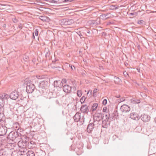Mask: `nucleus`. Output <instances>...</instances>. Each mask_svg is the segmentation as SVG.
<instances>
[{
	"label": "nucleus",
	"mask_w": 156,
	"mask_h": 156,
	"mask_svg": "<svg viewBox=\"0 0 156 156\" xmlns=\"http://www.w3.org/2000/svg\"><path fill=\"white\" fill-rule=\"evenodd\" d=\"M21 134L16 131L11 132L9 134L8 138L10 140L16 143L21 139Z\"/></svg>",
	"instance_id": "nucleus-1"
},
{
	"label": "nucleus",
	"mask_w": 156,
	"mask_h": 156,
	"mask_svg": "<svg viewBox=\"0 0 156 156\" xmlns=\"http://www.w3.org/2000/svg\"><path fill=\"white\" fill-rule=\"evenodd\" d=\"M81 114L80 112H76L73 116V118L75 122H80L82 124H83L84 122V115H83L81 116Z\"/></svg>",
	"instance_id": "nucleus-2"
},
{
	"label": "nucleus",
	"mask_w": 156,
	"mask_h": 156,
	"mask_svg": "<svg viewBox=\"0 0 156 156\" xmlns=\"http://www.w3.org/2000/svg\"><path fill=\"white\" fill-rule=\"evenodd\" d=\"M104 117L103 114L101 112L97 111L93 115V119L94 123H97V122H98L103 119Z\"/></svg>",
	"instance_id": "nucleus-3"
},
{
	"label": "nucleus",
	"mask_w": 156,
	"mask_h": 156,
	"mask_svg": "<svg viewBox=\"0 0 156 156\" xmlns=\"http://www.w3.org/2000/svg\"><path fill=\"white\" fill-rule=\"evenodd\" d=\"M31 82V81H29L27 83L26 91L29 94L32 93L35 88V86Z\"/></svg>",
	"instance_id": "nucleus-4"
},
{
	"label": "nucleus",
	"mask_w": 156,
	"mask_h": 156,
	"mask_svg": "<svg viewBox=\"0 0 156 156\" xmlns=\"http://www.w3.org/2000/svg\"><path fill=\"white\" fill-rule=\"evenodd\" d=\"M60 23L62 25H70L74 23V21L73 19H65L60 20Z\"/></svg>",
	"instance_id": "nucleus-5"
},
{
	"label": "nucleus",
	"mask_w": 156,
	"mask_h": 156,
	"mask_svg": "<svg viewBox=\"0 0 156 156\" xmlns=\"http://www.w3.org/2000/svg\"><path fill=\"white\" fill-rule=\"evenodd\" d=\"M19 92L17 91H12L10 93L9 97L11 99L16 100L19 98Z\"/></svg>",
	"instance_id": "nucleus-6"
},
{
	"label": "nucleus",
	"mask_w": 156,
	"mask_h": 156,
	"mask_svg": "<svg viewBox=\"0 0 156 156\" xmlns=\"http://www.w3.org/2000/svg\"><path fill=\"white\" fill-rule=\"evenodd\" d=\"M48 83L46 81H41L39 85V87L42 89L45 90L48 88Z\"/></svg>",
	"instance_id": "nucleus-7"
},
{
	"label": "nucleus",
	"mask_w": 156,
	"mask_h": 156,
	"mask_svg": "<svg viewBox=\"0 0 156 156\" xmlns=\"http://www.w3.org/2000/svg\"><path fill=\"white\" fill-rule=\"evenodd\" d=\"M18 145L19 147L27 148L26 146L27 144V141L26 140H22L18 141Z\"/></svg>",
	"instance_id": "nucleus-8"
},
{
	"label": "nucleus",
	"mask_w": 156,
	"mask_h": 156,
	"mask_svg": "<svg viewBox=\"0 0 156 156\" xmlns=\"http://www.w3.org/2000/svg\"><path fill=\"white\" fill-rule=\"evenodd\" d=\"M141 119L143 122H147L150 120L151 117L148 115L144 114L141 115Z\"/></svg>",
	"instance_id": "nucleus-9"
},
{
	"label": "nucleus",
	"mask_w": 156,
	"mask_h": 156,
	"mask_svg": "<svg viewBox=\"0 0 156 156\" xmlns=\"http://www.w3.org/2000/svg\"><path fill=\"white\" fill-rule=\"evenodd\" d=\"M7 131V128L3 126L0 125V136H2L5 134Z\"/></svg>",
	"instance_id": "nucleus-10"
},
{
	"label": "nucleus",
	"mask_w": 156,
	"mask_h": 156,
	"mask_svg": "<svg viewBox=\"0 0 156 156\" xmlns=\"http://www.w3.org/2000/svg\"><path fill=\"white\" fill-rule=\"evenodd\" d=\"M96 123H91L88 124L87 128V131L89 133H90L94 128V125Z\"/></svg>",
	"instance_id": "nucleus-11"
},
{
	"label": "nucleus",
	"mask_w": 156,
	"mask_h": 156,
	"mask_svg": "<svg viewBox=\"0 0 156 156\" xmlns=\"http://www.w3.org/2000/svg\"><path fill=\"white\" fill-rule=\"evenodd\" d=\"M63 90L66 93H70L72 90V87L69 85H65L63 86Z\"/></svg>",
	"instance_id": "nucleus-12"
},
{
	"label": "nucleus",
	"mask_w": 156,
	"mask_h": 156,
	"mask_svg": "<svg viewBox=\"0 0 156 156\" xmlns=\"http://www.w3.org/2000/svg\"><path fill=\"white\" fill-rule=\"evenodd\" d=\"M9 150L7 148L5 147L0 149V156H5L7 154V151Z\"/></svg>",
	"instance_id": "nucleus-13"
},
{
	"label": "nucleus",
	"mask_w": 156,
	"mask_h": 156,
	"mask_svg": "<svg viewBox=\"0 0 156 156\" xmlns=\"http://www.w3.org/2000/svg\"><path fill=\"white\" fill-rule=\"evenodd\" d=\"M120 110L122 112V115L124 116L126 115V113L127 112V105H123L120 108Z\"/></svg>",
	"instance_id": "nucleus-14"
},
{
	"label": "nucleus",
	"mask_w": 156,
	"mask_h": 156,
	"mask_svg": "<svg viewBox=\"0 0 156 156\" xmlns=\"http://www.w3.org/2000/svg\"><path fill=\"white\" fill-rule=\"evenodd\" d=\"M35 143L33 141H31L30 142L27 141V144L26 146L27 148L29 149L33 148L35 147Z\"/></svg>",
	"instance_id": "nucleus-15"
},
{
	"label": "nucleus",
	"mask_w": 156,
	"mask_h": 156,
	"mask_svg": "<svg viewBox=\"0 0 156 156\" xmlns=\"http://www.w3.org/2000/svg\"><path fill=\"white\" fill-rule=\"evenodd\" d=\"M107 119H105L102 121V127L107 128L108 126L110 125V122H108Z\"/></svg>",
	"instance_id": "nucleus-16"
},
{
	"label": "nucleus",
	"mask_w": 156,
	"mask_h": 156,
	"mask_svg": "<svg viewBox=\"0 0 156 156\" xmlns=\"http://www.w3.org/2000/svg\"><path fill=\"white\" fill-rule=\"evenodd\" d=\"M80 111L82 112L87 113L89 112V109L87 105H82L80 108Z\"/></svg>",
	"instance_id": "nucleus-17"
},
{
	"label": "nucleus",
	"mask_w": 156,
	"mask_h": 156,
	"mask_svg": "<svg viewBox=\"0 0 156 156\" xmlns=\"http://www.w3.org/2000/svg\"><path fill=\"white\" fill-rule=\"evenodd\" d=\"M130 117L133 120H138L139 119V117L138 114L136 113H132L130 114Z\"/></svg>",
	"instance_id": "nucleus-18"
},
{
	"label": "nucleus",
	"mask_w": 156,
	"mask_h": 156,
	"mask_svg": "<svg viewBox=\"0 0 156 156\" xmlns=\"http://www.w3.org/2000/svg\"><path fill=\"white\" fill-rule=\"evenodd\" d=\"M98 19L97 20H91L89 21L88 23L90 24L94 25L95 26L98 25L100 24V19Z\"/></svg>",
	"instance_id": "nucleus-19"
},
{
	"label": "nucleus",
	"mask_w": 156,
	"mask_h": 156,
	"mask_svg": "<svg viewBox=\"0 0 156 156\" xmlns=\"http://www.w3.org/2000/svg\"><path fill=\"white\" fill-rule=\"evenodd\" d=\"M50 0L51 1V3H68L71 2H70V0H64L62 2H59L58 1H57L54 0Z\"/></svg>",
	"instance_id": "nucleus-20"
},
{
	"label": "nucleus",
	"mask_w": 156,
	"mask_h": 156,
	"mask_svg": "<svg viewBox=\"0 0 156 156\" xmlns=\"http://www.w3.org/2000/svg\"><path fill=\"white\" fill-rule=\"evenodd\" d=\"M5 119V116L4 114L2 113H0V123H3Z\"/></svg>",
	"instance_id": "nucleus-21"
},
{
	"label": "nucleus",
	"mask_w": 156,
	"mask_h": 156,
	"mask_svg": "<svg viewBox=\"0 0 156 156\" xmlns=\"http://www.w3.org/2000/svg\"><path fill=\"white\" fill-rule=\"evenodd\" d=\"M39 18L41 20L43 21L44 22L48 21V18L46 16H40Z\"/></svg>",
	"instance_id": "nucleus-22"
},
{
	"label": "nucleus",
	"mask_w": 156,
	"mask_h": 156,
	"mask_svg": "<svg viewBox=\"0 0 156 156\" xmlns=\"http://www.w3.org/2000/svg\"><path fill=\"white\" fill-rule=\"evenodd\" d=\"M9 95L5 93H3L0 94V97L1 98H2L4 100L5 99H6L9 98Z\"/></svg>",
	"instance_id": "nucleus-23"
},
{
	"label": "nucleus",
	"mask_w": 156,
	"mask_h": 156,
	"mask_svg": "<svg viewBox=\"0 0 156 156\" xmlns=\"http://www.w3.org/2000/svg\"><path fill=\"white\" fill-rule=\"evenodd\" d=\"M114 81L115 83L117 84H119L121 82V80L118 77L115 76L114 78Z\"/></svg>",
	"instance_id": "nucleus-24"
},
{
	"label": "nucleus",
	"mask_w": 156,
	"mask_h": 156,
	"mask_svg": "<svg viewBox=\"0 0 156 156\" xmlns=\"http://www.w3.org/2000/svg\"><path fill=\"white\" fill-rule=\"evenodd\" d=\"M4 100L0 97V108L3 109V107L4 105Z\"/></svg>",
	"instance_id": "nucleus-25"
},
{
	"label": "nucleus",
	"mask_w": 156,
	"mask_h": 156,
	"mask_svg": "<svg viewBox=\"0 0 156 156\" xmlns=\"http://www.w3.org/2000/svg\"><path fill=\"white\" fill-rule=\"evenodd\" d=\"M98 106V104L96 103H94L93 104L91 108V111L94 112L96 110Z\"/></svg>",
	"instance_id": "nucleus-26"
},
{
	"label": "nucleus",
	"mask_w": 156,
	"mask_h": 156,
	"mask_svg": "<svg viewBox=\"0 0 156 156\" xmlns=\"http://www.w3.org/2000/svg\"><path fill=\"white\" fill-rule=\"evenodd\" d=\"M27 156H34L35 154L33 151H29L26 153Z\"/></svg>",
	"instance_id": "nucleus-27"
},
{
	"label": "nucleus",
	"mask_w": 156,
	"mask_h": 156,
	"mask_svg": "<svg viewBox=\"0 0 156 156\" xmlns=\"http://www.w3.org/2000/svg\"><path fill=\"white\" fill-rule=\"evenodd\" d=\"M112 115H110L109 114H108V115L107 114L106 115H105V117H106V119H107V120H108V119L110 118H112V119L114 120L115 117L113 115L112 116Z\"/></svg>",
	"instance_id": "nucleus-28"
},
{
	"label": "nucleus",
	"mask_w": 156,
	"mask_h": 156,
	"mask_svg": "<svg viewBox=\"0 0 156 156\" xmlns=\"http://www.w3.org/2000/svg\"><path fill=\"white\" fill-rule=\"evenodd\" d=\"M20 148V151L21 153V154H25L26 153V152L27 151L26 148Z\"/></svg>",
	"instance_id": "nucleus-29"
},
{
	"label": "nucleus",
	"mask_w": 156,
	"mask_h": 156,
	"mask_svg": "<svg viewBox=\"0 0 156 156\" xmlns=\"http://www.w3.org/2000/svg\"><path fill=\"white\" fill-rule=\"evenodd\" d=\"M110 13H107L106 14H102L101 15V16H102L103 17V18L105 19H107L110 17L108 15H110Z\"/></svg>",
	"instance_id": "nucleus-30"
},
{
	"label": "nucleus",
	"mask_w": 156,
	"mask_h": 156,
	"mask_svg": "<svg viewBox=\"0 0 156 156\" xmlns=\"http://www.w3.org/2000/svg\"><path fill=\"white\" fill-rule=\"evenodd\" d=\"M23 59L25 62H28L29 60V57L26 55H24L23 56Z\"/></svg>",
	"instance_id": "nucleus-31"
},
{
	"label": "nucleus",
	"mask_w": 156,
	"mask_h": 156,
	"mask_svg": "<svg viewBox=\"0 0 156 156\" xmlns=\"http://www.w3.org/2000/svg\"><path fill=\"white\" fill-rule=\"evenodd\" d=\"M131 101L133 103H140V100H135L134 99H131Z\"/></svg>",
	"instance_id": "nucleus-32"
},
{
	"label": "nucleus",
	"mask_w": 156,
	"mask_h": 156,
	"mask_svg": "<svg viewBox=\"0 0 156 156\" xmlns=\"http://www.w3.org/2000/svg\"><path fill=\"white\" fill-rule=\"evenodd\" d=\"M58 82H60V81L55 80L54 81V85L55 87H57L59 86L58 84Z\"/></svg>",
	"instance_id": "nucleus-33"
},
{
	"label": "nucleus",
	"mask_w": 156,
	"mask_h": 156,
	"mask_svg": "<svg viewBox=\"0 0 156 156\" xmlns=\"http://www.w3.org/2000/svg\"><path fill=\"white\" fill-rule=\"evenodd\" d=\"M77 94L79 97H80L82 94V92L81 90H78L77 91Z\"/></svg>",
	"instance_id": "nucleus-34"
},
{
	"label": "nucleus",
	"mask_w": 156,
	"mask_h": 156,
	"mask_svg": "<svg viewBox=\"0 0 156 156\" xmlns=\"http://www.w3.org/2000/svg\"><path fill=\"white\" fill-rule=\"evenodd\" d=\"M13 127H15L16 129H19V124L18 122H16L13 124Z\"/></svg>",
	"instance_id": "nucleus-35"
},
{
	"label": "nucleus",
	"mask_w": 156,
	"mask_h": 156,
	"mask_svg": "<svg viewBox=\"0 0 156 156\" xmlns=\"http://www.w3.org/2000/svg\"><path fill=\"white\" fill-rule=\"evenodd\" d=\"M50 55V52L49 51H48L46 53L45 57L47 58H49V56Z\"/></svg>",
	"instance_id": "nucleus-36"
},
{
	"label": "nucleus",
	"mask_w": 156,
	"mask_h": 156,
	"mask_svg": "<svg viewBox=\"0 0 156 156\" xmlns=\"http://www.w3.org/2000/svg\"><path fill=\"white\" fill-rule=\"evenodd\" d=\"M119 7L116 5H112L111 6V9H116Z\"/></svg>",
	"instance_id": "nucleus-37"
},
{
	"label": "nucleus",
	"mask_w": 156,
	"mask_h": 156,
	"mask_svg": "<svg viewBox=\"0 0 156 156\" xmlns=\"http://www.w3.org/2000/svg\"><path fill=\"white\" fill-rule=\"evenodd\" d=\"M86 99V98L84 96L82 97L80 99V101L81 104L83 103Z\"/></svg>",
	"instance_id": "nucleus-38"
},
{
	"label": "nucleus",
	"mask_w": 156,
	"mask_h": 156,
	"mask_svg": "<svg viewBox=\"0 0 156 156\" xmlns=\"http://www.w3.org/2000/svg\"><path fill=\"white\" fill-rule=\"evenodd\" d=\"M133 15H136V13H135V12H132V13H129V14H128V15H129V16L130 18H133V17H131V16H133Z\"/></svg>",
	"instance_id": "nucleus-39"
},
{
	"label": "nucleus",
	"mask_w": 156,
	"mask_h": 156,
	"mask_svg": "<svg viewBox=\"0 0 156 156\" xmlns=\"http://www.w3.org/2000/svg\"><path fill=\"white\" fill-rule=\"evenodd\" d=\"M69 67L71 68V69H72V70H75V67H74V66L72 65H70V64H69Z\"/></svg>",
	"instance_id": "nucleus-40"
},
{
	"label": "nucleus",
	"mask_w": 156,
	"mask_h": 156,
	"mask_svg": "<svg viewBox=\"0 0 156 156\" xmlns=\"http://www.w3.org/2000/svg\"><path fill=\"white\" fill-rule=\"evenodd\" d=\"M144 22V21L142 20H139L138 21L137 23L140 25H143Z\"/></svg>",
	"instance_id": "nucleus-41"
},
{
	"label": "nucleus",
	"mask_w": 156,
	"mask_h": 156,
	"mask_svg": "<svg viewBox=\"0 0 156 156\" xmlns=\"http://www.w3.org/2000/svg\"><path fill=\"white\" fill-rule=\"evenodd\" d=\"M34 33L36 36H37L38 34V30L36 29L34 30Z\"/></svg>",
	"instance_id": "nucleus-42"
},
{
	"label": "nucleus",
	"mask_w": 156,
	"mask_h": 156,
	"mask_svg": "<svg viewBox=\"0 0 156 156\" xmlns=\"http://www.w3.org/2000/svg\"><path fill=\"white\" fill-rule=\"evenodd\" d=\"M12 20L13 22L14 23H16L18 22V20L16 19L15 18H12Z\"/></svg>",
	"instance_id": "nucleus-43"
},
{
	"label": "nucleus",
	"mask_w": 156,
	"mask_h": 156,
	"mask_svg": "<svg viewBox=\"0 0 156 156\" xmlns=\"http://www.w3.org/2000/svg\"><path fill=\"white\" fill-rule=\"evenodd\" d=\"M102 103L104 105H106L107 103V100L106 99H104Z\"/></svg>",
	"instance_id": "nucleus-44"
},
{
	"label": "nucleus",
	"mask_w": 156,
	"mask_h": 156,
	"mask_svg": "<svg viewBox=\"0 0 156 156\" xmlns=\"http://www.w3.org/2000/svg\"><path fill=\"white\" fill-rule=\"evenodd\" d=\"M54 69H58V70H60V69H60L61 68V67L59 66H54L53 67H52Z\"/></svg>",
	"instance_id": "nucleus-45"
},
{
	"label": "nucleus",
	"mask_w": 156,
	"mask_h": 156,
	"mask_svg": "<svg viewBox=\"0 0 156 156\" xmlns=\"http://www.w3.org/2000/svg\"><path fill=\"white\" fill-rule=\"evenodd\" d=\"M107 107H104L103 109V112H105L107 110Z\"/></svg>",
	"instance_id": "nucleus-46"
},
{
	"label": "nucleus",
	"mask_w": 156,
	"mask_h": 156,
	"mask_svg": "<svg viewBox=\"0 0 156 156\" xmlns=\"http://www.w3.org/2000/svg\"><path fill=\"white\" fill-rule=\"evenodd\" d=\"M62 82L64 83H66V79H62V81H61V83H62Z\"/></svg>",
	"instance_id": "nucleus-47"
},
{
	"label": "nucleus",
	"mask_w": 156,
	"mask_h": 156,
	"mask_svg": "<svg viewBox=\"0 0 156 156\" xmlns=\"http://www.w3.org/2000/svg\"><path fill=\"white\" fill-rule=\"evenodd\" d=\"M36 77L38 79H41L42 78V77L39 75H37Z\"/></svg>",
	"instance_id": "nucleus-48"
},
{
	"label": "nucleus",
	"mask_w": 156,
	"mask_h": 156,
	"mask_svg": "<svg viewBox=\"0 0 156 156\" xmlns=\"http://www.w3.org/2000/svg\"><path fill=\"white\" fill-rule=\"evenodd\" d=\"M123 73L125 76L126 77L127 76V72H126V71H125L124 72H123Z\"/></svg>",
	"instance_id": "nucleus-49"
},
{
	"label": "nucleus",
	"mask_w": 156,
	"mask_h": 156,
	"mask_svg": "<svg viewBox=\"0 0 156 156\" xmlns=\"http://www.w3.org/2000/svg\"><path fill=\"white\" fill-rule=\"evenodd\" d=\"M18 27L19 28L21 29L22 28V26L21 25V24H20L19 26H18Z\"/></svg>",
	"instance_id": "nucleus-50"
},
{
	"label": "nucleus",
	"mask_w": 156,
	"mask_h": 156,
	"mask_svg": "<svg viewBox=\"0 0 156 156\" xmlns=\"http://www.w3.org/2000/svg\"><path fill=\"white\" fill-rule=\"evenodd\" d=\"M87 33L89 34H90L91 33L90 31L89 30H87Z\"/></svg>",
	"instance_id": "nucleus-51"
},
{
	"label": "nucleus",
	"mask_w": 156,
	"mask_h": 156,
	"mask_svg": "<svg viewBox=\"0 0 156 156\" xmlns=\"http://www.w3.org/2000/svg\"><path fill=\"white\" fill-rule=\"evenodd\" d=\"M113 114L114 116H116L117 112H114L113 113Z\"/></svg>",
	"instance_id": "nucleus-52"
},
{
	"label": "nucleus",
	"mask_w": 156,
	"mask_h": 156,
	"mask_svg": "<svg viewBox=\"0 0 156 156\" xmlns=\"http://www.w3.org/2000/svg\"><path fill=\"white\" fill-rule=\"evenodd\" d=\"M33 39H35V36H34V33H33Z\"/></svg>",
	"instance_id": "nucleus-53"
},
{
	"label": "nucleus",
	"mask_w": 156,
	"mask_h": 156,
	"mask_svg": "<svg viewBox=\"0 0 156 156\" xmlns=\"http://www.w3.org/2000/svg\"><path fill=\"white\" fill-rule=\"evenodd\" d=\"M97 90V89H96V90H94V91H93V92H94V93H95L96 92V90Z\"/></svg>",
	"instance_id": "nucleus-54"
},
{
	"label": "nucleus",
	"mask_w": 156,
	"mask_h": 156,
	"mask_svg": "<svg viewBox=\"0 0 156 156\" xmlns=\"http://www.w3.org/2000/svg\"><path fill=\"white\" fill-rule=\"evenodd\" d=\"M125 99H124V98H122V100H122V101H124V100H125Z\"/></svg>",
	"instance_id": "nucleus-55"
},
{
	"label": "nucleus",
	"mask_w": 156,
	"mask_h": 156,
	"mask_svg": "<svg viewBox=\"0 0 156 156\" xmlns=\"http://www.w3.org/2000/svg\"><path fill=\"white\" fill-rule=\"evenodd\" d=\"M56 60H55V61H52V62L53 63V64H55V62H56Z\"/></svg>",
	"instance_id": "nucleus-56"
},
{
	"label": "nucleus",
	"mask_w": 156,
	"mask_h": 156,
	"mask_svg": "<svg viewBox=\"0 0 156 156\" xmlns=\"http://www.w3.org/2000/svg\"><path fill=\"white\" fill-rule=\"evenodd\" d=\"M156 156L155 155V154H152V155H150V156Z\"/></svg>",
	"instance_id": "nucleus-57"
},
{
	"label": "nucleus",
	"mask_w": 156,
	"mask_h": 156,
	"mask_svg": "<svg viewBox=\"0 0 156 156\" xmlns=\"http://www.w3.org/2000/svg\"><path fill=\"white\" fill-rule=\"evenodd\" d=\"M137 70L139 72H140V69H139L137 68Z\"/></svg>",
	"instance_id": "nucleus-58"
},
{
	"label": "nucleus",
	"mask_w": 156,
	"mask_h": 156,
	"mask_svg": "<svg viewBox=\"0 0 156 156\" xmlns=\"http://www.w3.org/2000/svg\"><path fill=\"white\" fill-rule=\"evenodd\" d=\"M90 91V90H89L87 93V94H89V92Z\"/></svg>",
	"instance_id": "nucleus-59"
},
{
	"label": "nucleus",
	"mask_w": 156,
	"mask_h": 156,
	"mask_svg": "<svg viewBox=\"0 0 156 156\" xmlns=\"http://www.w3.org/2000/svg\"><path fill=\"white\" fill-rule=\"evenodd\" d=\"M127 107H128V108H129V110L130 109L129 108L130 107L128 105H127Z\"/></svg>",
	"instance_id": "nucleus-60"
},
{
	"label": "nucleus",
	"mask_w": 156,
	"mask_h": 156,
	"mask_svg": "<svg viewBox=\"0 0 156 156\" xmlns=\"http://www.w3.org/2000/svg\"><path fill=\"white\" fill-rule=\"evenodd\" d=\"M154 38L156 39V34L154 35Z\"/></svg>",
	"instance_id": "nucleus-61"
},
{
	"label": "nucleus",
	"mask_w": 156,
	"mask_h": 156,
	"mask_svg": "<svg viewBox=\"0 0 156 156\" xmlns=\"http://www.w3.org/2000/svg\"><path fill=\"white\" fill-rule=\"evenodd\" d=\"M154 121H155V122L156 123V117L154 119Z\"/></svg>",
	"instance_id": "nucleus-62"
},
{
	"label": "nucleus",
	"mask_w": 156,
	"mask_h": 156,
	"mask_svg": "<svg viewBox=\"0 0 156 156\" xmlns=\"http://www.w3.org/2000/svg\"><path fill=\"white\" fill-rule=\"evenodd\" d=\"M43 0L44 1H48V0Z\"/></svg>",
	"instance_id": "nucleus-63"
},
{
	"label": "nucleus",
	"mask_w": 156,
	"mask_h": 156,
	"mask_svg": "<svg viewBox=\"0 0 156 156\" xmlns=\"http://www.w3.org/2000/svg\"><path fill=\"white\" fill-rule=\"evenodd\" d=\"M78 34L80 36V34Z\"/></svg>",
	"instance_id": "nucleus-64"
}]
</instances>
